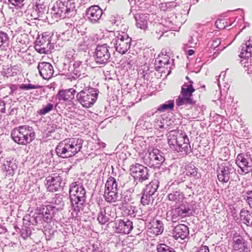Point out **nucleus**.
Here are the masks:
<instances>
[{"label": "nucleus", "mask_w": 252, "mask_h": 252, "mask_svg": "<svg viewBox=\"0 0 252 252\" xmlns=\"http://www.w3.org/2000/svg\"><path fill=\"white\" fill-rule=\"evenodd\" d=\"M196 208L195 204L184 203L171 209L166 213L168 221L177 222L181 219L191 216Z\"/></svg>", "instance_id": "6"}, {"label": "nucleus", "mask_w": 252, "mask_h": 252, "mask_svg": "<svg viewBox=\"0 0 252 252\" xmlns=\"http://www.w3.org/2000/svg\"><path fill=\"white\" fill-rule=\"evenodd\" d=\"M197 170L198 169L194 165L188 166L186 168V175L195 179H198L200 177V175Z\"/></svg>", "instance_id": "47"}, {"label": "nucleus", "mask_w": 252, "mask_h": 252, "mask_svg": "<svg viewBox=\"0 0 252 252\" xmlns=\"http://www.w3.org/2000/svg\"><path fill=\"white\" fill-rule=\"evenodd\" d=\"M248 155L239 154L236 158V163L241 169L242 172L247 173L250 171V165L248 161Z\"/></svg>", "instance_id": "24"}, {"label": "nucleus", "mask_w": 252, "mask_h": 252, "mask_svg": "<svg viewBox=\"0 0 252 252\" xmlns=\"http://www.w3.org/2000/svg\"><path fill=\"white\" fill-rule=\"evenodd\" d=\"M45 6L43 4L37 3V1L33 4L32 13L34 14H37L38 16H40L44 13Z\"/></svg>", "instance_id": "53"}, {"label": "nucleus", "mask_w": 252, "mask_h": 252, "mask_svg": "<svg viewBox=\"0 0 252 252\" xmlns=\"http://www.w3.org/2000/svg\"><path fill=\"white\" fill-rule=\"evenodd\" d=\"M42 88V86L39 85H33L32 84H22L19 85V88L24 91H28L32 89H37Z\"/></svg>", "instance_id": "59"}, {"label": "nucleus", "mask_w": 252, "mask_h": 252, "mask_svg": "<svg viewBox=\"0 0 252 252\" xmlns=\"http://www.w3.org/2000/svg\"><path fill=\"white\" fill-rule=\"evenodd\" d=\"M119 192L114 190H106L104 191V198L106 202L114 203L118 200Z\"/></svg>", "instance_id": "38"}, {"label": "nucleus", "mask_w": 252, "mask_h": 252, "mask_svg": "<svg viewBox=\"0 0 252 252\" xmlns=\"http://www.w3.org/2000/svg\"><path fill=\"white\" fill-rule=\"evenodd\" d=\"M193 82L189 80V84L185 83L181 87V94L183 96L192 98V93L195 91Z\"/></svg>", "instance_id": "34"}, {"label": "nucleus", "mask_w": 252, "mask_h": 252, "mask_svg": "<svg viewBox=\"0 0 252 252\" xmlns=\"http://www.w3.org/2000/svg\"><path fill=\"white\" fill-rule=\"evenodd\" d=\"M134 189L132 188L128 189L123 192H121V200L124 204H127L128 202L132 203L133 201V192Z\"/></svg>", "instance_id": "39"}, {"label": "nucleus", "mask_w": 252, "mask_h": 252, "mask_svg": "<svg viewBox=\"0 0 252 252\" xmlns=\"http://www.w3.org/2000/svg\"><path fill=\"white\" fill-rule=\"evenodd\" d=\"M153 195L149 194L148 193L144 191V193L141 198V203L143 205L149 204L151 201L153 200Z\"/></svg>", "instance_id": "57"}, {"label": "nucleus", "mask_w": 252, "mask_h": 252, "mask_svg": "<svg viewBox=\"0 0 252 252\" xmlns=\"http://www.w3.org/2000/svg\"><path fill=\"white\" fill-rule=\"evenodd\" d=\"M166 32H167V31L165 30V28H163V25L159 23L156 25L155 29L152 33L155 38L159 39Z\"/></svg>", "instance_id": "45"}, {"label": "nucleus", "mask_w": 252, "mask_h": 252, "mask_svg": "<svg viewBox=\"0 0 252 252\" xmlns=\"http://www.w3.org/2000/svg\"><path fill=\"white\" fill-rule=\"evenodd\" d=\"M115 213L111 212L109 207L100 208L97 220L101 224H105L109 221H112L114 218Z\"/></svg>", "instance_id": "21"}, {"label": "nucleus", "mask_w": 252, "mask_h": 252, "mask_svg": "<svg viewBox=\"0 0 252 252\" xmlns=\"http://www.w3.org/2000/svg\"><path fill=\"white\" fill-rule=\"evenodd\" d=\"M10 48V40L8 34L0 31V49L7 51Z\"/></svg>", "instance_id": "33"}, {"label": "nucleus", "mask_w": 252, "mask_h": 252, "mask_svg": "<svg viewBox=\"0 0 252 252\" xmlns=\"http://www.w3.org/2000/svg\"><path fill=\"white\" fill-rule=\"evenodd\" d=\"M234 172V168L229 162H223L218 164L217 168L218 179L221 183H227L230 179V174Z\"/></svg>", "instance_id": "12"}, {"label": "nucleus", "mask_w": 252, "mask_h": 252, "mask_svg": "<svg viewBox=\"0 0 252 252\" xmlns=\"http://www.w3.org/2000/svg\"><path fill=\"white\" fill-rule=\"evenodd\" d=\"M176 16L173 15V16L171 17H167L165 19L163 24H161L163 28H165V30L167 32L168 30H171L172 29L174 28V18H176Z\"/></svg>", "instance_id": "54"}, {"label": "nucleus", "mask_w": 252, "mask_h": 252, "mask_svg": "<svg viewBox=\"0 0 252 252\" xmlns=\"http://www.w3.org/2000/svg\"><path fill=\"white\" fill-rule=\"evenodd\" d=\"M17 168L16 159L11 158H6L2 166V170L5 172L6 175L12 176Z\"/></svg>", "instance_id": "23"}, {"label": "nucleus", "mask_w": 252, "mask_h": 252, "mask_svg": "<svg viewBox=\"0 0 252 252\" xmlns=\"http://www.w3.org/2000/svg\"><path fill=\"white\" fill-rule=\"evenodd\" d=\"M53 50L59 51L60 49L64 46L65 42L63 41V39L58 38L55 43L52 42Z\"/></svg>", "instance_id": "62"}, {"label": "nucleus", "mask_w": 252, "mask_h": 252, "mask_svg": "<svg viewBox=\"0 0 252 252\" xmlns=\"http://www.w3.org/2000/svg\"><path fill=\"white\" fill-rule=\"evenodd\" d=\"M156 249L158 252H167L170 249V246L161 243L157 245Z\"/></svg>", "instance_id": "63"}, {"label": "nucleus", "mask_w": 252, "mask_h": 252, "mask_svg": "<svg viewBox=\"0 0 252 252\" xmlns=\"http://www.w3.org/2000/svg\"><path fill=\"white\" fill-rule=\"evenodd\" d=\"M159 187V182L157 180H154L151 181L148 185H147L144 190L149 194L154 195Z\"/></svg>", "instance_id": "41"}, {"label": "nucleus", "mask_w": 252, "mask_h": 252, "mask_svg": "<svg viewBox=\"0 0 252 252\" xmlns=\"http://www.w3.org/2000/svg\"><path fill=\"white\" fill-rule=\"evenodd\" d=\"M83 142L84 140L81 138H66L57 145L56 153L63 158L72 157L81 151Z\"/></svg>", "instance_id": "3"}, {"label": "nucleus", "mask_w": 252, "mask_h": 252, "mask_svg": "<svg viewBox=\"0 0 252 252\" xmlns=\"http://www.w3.org/2000/svg\"><path fill=\"white\" fill-rule=\"evenodd\" d=\"M172 236L176 240H184L189 235V228L185 224H179L175 226L171 232Z\"/></svg>", "instance_id": "20"}, {"label": "nucleus", "mask_w": 252, "mask_h": 252, "mask_svg": "<svg viewBox=\"0 0 252 252\" xmlns=\"http://www.w3.org/2000/svg\"><path fill=\"white\" fill-rule=\"evenodd\" d=\"M168 198L170 201L176 203L182 201L184 198V194L180 189L173 191L168 195Z\"/></svg>", "instance_id": "40"}, {"label": "nucleus", "mask_w": 252, "mask_h": 252, "mask_svg": "<svg viewBox=\"0 0 252 252\" xmlns=\"http://www.w3.org/2000/svg\"><path fill=\"white\" fill-rule=\"evenodd\" d=\"M178 134L180 135V137H182L181 142L179 143L181 145V148H180L181 149L180 152L187 155L191 150L189 137L185 132L182 131L178 130Z\"/></svg>", "instance_id": "27"}, {"label": "nucleus", "mask_w": 252, "mask_h": 252, "mask_svg": "<svg viewBox=\"0 0 252 252\" xmlns=\"http://www.w3.org/2000/svg\"><path fill=\"white\" fill-rule=\"evenodd\" d=\"M119 192L114 190H106L104 191V198L106 202L114 203L118 200Z\"/></svg>", "instance_id": "37"}, {"label": "nucleus", "mask_w": 252, "mask_h": 252, "mask_svg": "<svg viewBox=\"0 0 252 252\" xmlns=\"http://www.w3.org/2000/svg\"><path fill=\"white\" fill-rule=\"evenodd\" d=\"M167 141L169 148L173 151L177 153L181 151V145L179 143L181 142L182 137L178 134V130H171L168 133Z\"/></svg>", "instance_id": "16"}, {"label": "nucleus", "mask_w": 252, "mask_h": 252, "mask_svg": "<svg viewBox=\"0 0 252 252\" xmlns=\"http://www.w3.org/2000/svg\"><path fill=\"white\" fill-rule=\"evenodd\" d=\"M27 37L28 34L26 33L18 34L16 37V46L14 48L19 51H21L22 49H25L26 47Z\"/></svg>", "instance_id": "36"}, {"label": "nucleus", "mask_w": 252, "mask_h": 252, "mask_svg": "<svg viewBox=\"0 0 252 252\" xmlns=\"http://www.w3.org/2000/svg\"><path fill=\"white\" fill-rule=\"evenodd\" d=\"M130 171L135 181L142 183L148 180L150 177L149 169L139 163H136L130 165Z\"/></svg>", "instance_id": "11"}, {"label": "nucleus", "mask_w": 252, "mask_h": 252, "mask_svg": "<svg viewBox=\"0 0 252 252\" xmlns=\"http://www.w3.org/2000/svg\"><path fill=\"white\" fill-rule=\"evenodd\" d=\"M45 185L49 191L55 192L58 191L63 187L64 183L63 182V179L60 175L55 176H49L45 180Z\"/></svg>", "instance_id": "15"}, {"label": "nucleus", "mask_w": 252, "mask_h": 252, "mask_svg": "<svg viewBox=\"0 0 252 252\" xmlns=\"http://www.w3.org/2000/svg\"><path fill=\"white\" fill-rule=\"evenodd\" d=\"M76 91L73 89L60 90L56 95L59 101H71L74 98Z\"/></svg>", "instance_id": "25"}, {"label": "nucleus", "mask_w": 252, "mask_h": 252, "mask_svg": "<svg viewBox=\"0 0 252 252\" xmlns=\"http://www.w3.org/2000/svg\"><path fill=\"white\" fill-rule=\"evenodd\" d=\"M32 227L30 225H26L23 223V226L20 230L21 237L24 239H27L30 237L32 234Z\"/></svg>", "instance_id": "55"}, {"label": "nucleus", "mask_w": 252, "mask_h": 252, "mask_svg": "<svg viewBox=\"0 0 252 252\" xmlns=\"http://www.w3.org/2000/svg\"><path fill=\"white\" fill-rule=\"evenodd\" d=\"M240 218L244 224L252 227V211L242 208L240 212Z\"/></svg>", "instance_id": "29"}, {"label": "nucleus", "mask_w": 252, "mask_h": 252, "mask_svg": "<svg viewBox=\"0 0 252 252\" xmlns=\"http://www.w3.org/2000/svg\"><path fill=\"white\" fill-rule=\"evenodd\" d=\"M163 229V223L161 221L158 220H153L151 223L149 232L152 233L154 235H158L162 233Z\"/></svg>", "instance_id": "32"}, {"label": "nucleus", "mask_w": 252, "mask_h": 252, "mask_svg": "<svg viewBox=\"0 0 252 252\" xmlns=\"http://www.w3.org/2000/svg\"><path fill=\"white\" fill-rule=\"evenodd\" d=\"M69 198L73 212L72 215L77 217L78 213L83 210L86 201V191L83 185L78 182L70 185Z\"/></svg>", "instance_id": "2"}, {"label": "nucleus", "mask_w": 252, "mask_h": 252, "mask_svg": "<svg viewBox=\"0 0 252 252\" xmlns=\"http://www.w3.org/2000/svg\"><path fill=\"white\" fill-rule=\"evenodd\" d=\"M135 19L138 28L142 30H145L147 28L148 18L147 15L143 14H136Z\"/></svg>", "instance_id": "35"}, {"label": "nucleus", "mask_w": 252, "mask_h": 252, "mask_svg": "<svg viewBox=\"0 0 252 252\" xmlns=\"http://www.w3.org/2000/svg\"><path fill=\"white\" fill-rule=\"evenodd\" d=\"M126 211L128 216L134 217L137 212V208L136 207L130 205L126 207Z\"/></svg>", "instance_id": "61"}, {"label": "nucleus", "mask_w": 252, "mask_h": 252, "mask_svg": "<svg viewBox=\"0 0 252 252\" xmlns=\"http://www.w3.org/2000/svg\"><path fill=\"white\" fill-rule=\"evenodd\" d=\"M170 64L169 60L167 58H164L163 60L156 59L155 60L156 69L157 71L163 72L161 70V68H167L168 65Z\"/></svg>", "instance_id": "46"}, {"label": "nucleus", "mask_w": 252, "mask_h": 252, "mask_svg": "<svg viewBox=\"0 0 252 252\" xmlns=\"http://www.w3.org/2000/svg\"><path fill=\"white\" fill-rule=\"evenodd\" d=\"M115 231L117 233L128 234L132 230L133 223L127 219L118 220L115 222Z\"/></svg>", "instance_id": "17"}, {"label": "nucleus", "mask_w": 252, "mask_h": 252, "mask_svg": "<svg viewBox=\"0 0 252 252\" xmlns=\"http://www.w3.org/2000/svg\"><path fill=\"white\" fill-rule=\"evenodd\" d=\"M232 251L235 252H250L248 248V242L240 234L235 233L232 238Z\"/></svg>", "instance_id": "13"}, {"label": "nucleus", "mask_w": 252, "mask_h": 252, "mask_svg": "<svg viewBox=\"0 0 252 252\" xmlns=\"http://www.w3.org/2000/svg\"><path fill=\"white\" fill-rule=\"evenodd\" d=\"M98 93V90L88 86L77 94L76 99L83 107L88 108L96 102Z\"/></svg>", "instance_id": "7"}, {"label": "nucleus", "mask_w": 252, "mask_h": 252, "mask_svg": "<svg viewBox=\"0 0 252 252\" xmlns=\"http://www.w3.org/2000/svg\"><path fill=\"white\" fill-rule=\"evenodd\" d=\"M42 217L40 213L35 212L32 216L26 215L23 218V223L28 225H36L42 223Z\"/></svg>", "instance_id": "26"}, {"label": "nucleus", "mask_w": 252, "mask_h": 252, "mask_svg": "<svg viewBox=\"0 0 252 252\" xmlns=\"http://www.w3.org/2000/svg\"><path fill=\"white\" fill-rule=\"evenodd\" d=\"M131 38L127 34L124 32H119L118 35L114 38L111 43L117 52L121 54H125L130 48Z\"/></svg>", "instance_id": "10"}, {"label": "nucleus", "mask_w": 252, "mask_h": 252, "mask_svg": "<svg viewBox=\"0 0 252 252\" xmlns=\"http://www.w3.org/2000/svg\"><path fill=\"white\" fill-rule=\"evenodd\" d=\"M37 68L40 75L44 79L48 80L53 77L54 70L50 63L48 62L39 63Z\"/></svg>", "instance_id": "18"}, {"label": "nucleus", "mask_w": 252, "mask_h": 252, "mask_svg": "<svg viewBox=\"0 0 252 252\" xmlns=\"http://www.w3.org/2000/svg\"><path fill=\"white\" fill-rule=\"evenodd\" d=\"M52 10L55 18H69L76 14L75 3L70 0L57 1Z\"/></svg>", "instance_id": "5"}, {"label": "nucleus", "mask_w": 252, "mask_h": 252, "mask_svg": "<svg viewBox=\"0 0 252 252\" xmlns=\"http://www.w3.org/2000/svg\"><path fill=\"white\" fill-rule=\"evenodd\" d=\"M178 5L177 2L170 1L161 3L160 5V9L161 11H170Z\"/></svg>", "instance_id": "51"}, {"label": "nucleus", "mask_w": 252, "mask_h": 252, "mask_svg": "<svg viewBox=\"0 0 252 252\" xmlns=\"http://www.w3.org/2000/svg\"><path fill=\"white\" fill-rule=\"evenodd\" d=\"M51 36L48 32H44L41 34V36L40 35L36 38L34 43V45L41 46L44 42L46 43L48 41H51Z\"/></svg>", "instance_id": "49"}, {"label": "nucleus", "mask_w": 252, "mask_h": 252, "mask_svg": "<svg viewBox=\"0 0 252 252\" xmlns=\"http://www.w3.org/2000/svg\"><path fill=\"white\" fill-rule=\"evenodd\" d=\"M103 14L102 10L98 5H94L87 9L85 17L89 22L93 24L99 22Z\"/></svg>", "instance_id": "14"}, {"label": "nucleus", "mask_w": 252, "mask_h": 252, "mask_svg": "<svg viewBox=\"0 0 252 252\" xmlns=\"http://www.w3.org/2000/svg\"><path fill=\"white\" fill-rule=\"evenodd\" d=\"M165 160L164 153L159 149L154 148L144 157V163L150 167L158 168Z\"/></svg>", "instance_id": "9"}, {"label": "nucleus", "mask_w": 252, "mask_h": 252, "mask_svg": "<svg viewBox=\"0 0 252 252\" xmlns=\"http://www.w3.org/2000/svg\"><path fill=\"white\" fill-rule=\"evenodd\" d=\"M78 46L80 50L85 51L89 48V44L87 43V41L83 39L79 41Z\"/></svg>", "instance_id": "64"}, {"label": "nucleus", "mask_w": 252, "mask_h": 252, "mask_svg": "<svg viewBox=\"0 0 252 252\" xmlns=\"http://www.w3.org/2000/svg\"><path fill=\"white\" fill-rule=\"evenodd\" d=\"M195 34L196 35L193 34L192 35H191L190 36L188 43L186 44L187 47L189 48H195L197 46L199 41L197 36L198 33L195 32Z\"/></svg>", "instance_id": "56"}, {"label": "nucleus", "mask_w": 252, "mask_h": 252, "mask_svg": "<svg viewBox=\"0 0 252 252\" xmlns=\"http://www.w3.org/2000/svg\"><path fill=\"white\" fill-rule=\"evenodd\" d=\"M18 87V86L16 85L10 84L4 87L3 89H4V92H6L9 94H13L16 92Z\"/></svg>", "instance_id": "60"}, {"label": "nucleus", "mask_w": 252, "mask_h": 252, "mask_svg": "<svg viewBox=\"0 0 252 252\" xmlns=\"http://www.w3.org/2000/svg\"><path fill=\"white\" fill-rule=\"evenodd\" d=\"M173 121L168 119L165 115L158 116L154 114H146L143 115L137 122V125L148 131L159 129H166L172 124Z\"/></svg>", "instance_id": "1"}, {"label": "nucleus", "mask_w": 252, "mask_h": 252, "mask_svg": "<svg viewBox=\"0 0 252 252\" xmlns=\"http://www.w3.org/2000/svg\"><path fill=\"white\" fill-rule=\"evenodd\" d=\"M44 233L46 239L48 241L50 240L54 236L55 231L52 228L50 223L47 224L44 226L42 230Z\"/></svg>", "instance_id": "50"}, {"label": "nucleus", "mask_w": 252, "mask_h": 252, "mask_svg": "<svg viewBox=\"0 0 252 252\" xmlns=\"http://www.w3.org/2000/svg\"><path fill=\"white\" fill-rule=\"evenodd\" d=\"M53 44L51 41L44 42L41 46L34 45L35 50L40 54H48L53 51Z\"/></svg>", "instance_id": "31"}, {"label": "nucleus", "mask_w": 252, "mask_h": 252, "mask_svg": "<svg viewBox=\"0 0 252 252\" xmlns=\"http://www.w3.org/2000/svg\"><path fill=\"white\" fill-rule=\"evenodd\" d=\"M53 202L54 203V205H53L54 208L58 212L63 209L64 204L62 196L58 194H56L55 197L53 199Z\"/></svg>", "instance_id": "44"}, {"label": "nucleus", "mask_w": 252, "mask_h": 252, "mask_svg": "<svg viewBox=\"0 0 252 252\" xmlns=\"http://www.w3.org/2000/svg\"><path fill=\"white\" fill-rule=\"evenodd\" d=\"M105 188L106 190H114L119 192V190L116 179L112 177L108 178Z\"/></svg>", "instance_id": "42"}, {"label": "nucleus", "mask_w": 252, "mask_h": 252, "mask_svg": "<svg viewBox=\"0 0 252 252\" xmlns=\"http://www.w3.org/2000/svg\"><path fill=\"white\" fill-rule=\"evenodd\" d=\"M221 41L220 39L217 37L213 38L212 40L209 42L208 46H209V48L207 52L209 53H212V51H213V58H216L217 55L220 53V52L224 48L223 47L222 49H220L219 48L220 45V44Z\"/></svg>", "instance_id": "28"}, {"label": "nucleus", "mask_w": 252, "mask_h": 252, "mask_svg": "<svg viewBox=\"0 0 252 252\" xmlns=\"http://www.w3.org/2000/svg\"><path fill=\"white\" fill-rule=\"evenodd\" d=\"M59 212L53 207V205H47L45 208H43L40 213L42 217V220L47 224L51 223L54 220V218Z\"/></svg>", "instance_id": "19"}, {"label": "nucleus", "mask_w": 252, "mask_h": 252, "mask_svg": "<svg viewBox=\"0 0 252 252\" xmlns=\"http://www.w3.org/2000/svg\"><path fill=\"white\" fill-rule=\"evenodd\" d=\"M57 105V104L54 106L52 103H48L46 105H43L42 108L37 111V114L41 116L45 115L53 110L54 108H56Z\"/></svg>", "instance_id": "48"}, {"label": "nucleus", "mask_w": 252, "mask_h": 252, "mask_svg": "<svg viewBox=\"0 0 252 252\" xmlns=\"http://www.w3.org/2000/svg\"><path fill=\"white\" fill-rule=\"evenodd\" d=\"M19 72V66L17 65L11 66L8 67L4 71H3V75L7 77L14 76L16 75Z\"/></svg>", "instance_id": "52"}, {"label": "nucleus", "mask_w": 252, "mask_h": 252, "mask_svg": "<svg viewBox=\"0 0 252 252\" xmlns=\"http://www.w3.org/2000/svg\"><path fill=\"white\" fill-rule=\"evenodd\" d=\"M244 199L249 205V207L252 209V190H248L243 195Z\"/></svg>", "instance_id": "58"}, {"label": "nucleus", "mask_w": 252, "mask_h": 252, "mask_svg": "<svg viewBox=\"0 0 252 252\" xmlns=\"http://www.w3.org/2000/svg\"><path fill=\"white\" fill-rule=\"evenodd\" d=\"M11 137L15 143L26 145L35 138V133L32 126L24 125L14 128L11 131Z\"/></svg>", "instance_id": "4"}, {"label": "nucleus", "mask_w": 252, "mask_h": 252, "mask_svg": "<svg viewBox=\"0 0 252 252\" xmlns=\"http://www.w3.org/2000/svg\"><path fill=\"white\" fill-rule=\"evenodd\" d=\"M174 107V101L173 100H169L166 101L164 103L159 105L157 111L160 112L165 111H169L173 110Z\"/></svg>", "instance_id": "43"}, {"label": "nucleus", "mask_w": 252, "mask_h": 252, "mask_svg": "<svg viewBox=\"0 0 252 252\" xmlns=\"http://www.w3.org/2000/svg\"><path fill=\"white\" fill-rule=\"evenodd\" d=\"M195 101L193 100L192 98L180 95L176 100V104L177 107H181L182 106H191L194 105Z\"/></svg>", "instance_id": "30"}, {"label": "nucleus", "mask_w": 252, "mask_h": 252, "mask_svg": "<svg viewBox=\"0 0 252 252\" xmlns=\"http://www.w3.org/2000/svg\"><path fill=\"white\" fill-rule=\"evenodd\" d=\"M73 70H72V77L76 79L82 78L87 75L86 67L81 61H77L73 64Z\"/></svg>", "instance_id": "22"}, {"label": "nucleus", "mask_w": 252, "mask_h": 252, "mask_svg": "<svg viewBox=\"0 0 252 252\" xmlns=\"http://www.w3.org/2000/svg\"><path fill=\"white\" fill-rule=\"evenodd\" d=\"M109 46L107 44L97 45L94 53V61L99 67H102L111 62Z\"/></svg>", "instance_id": "8"}]
</instances>
